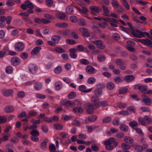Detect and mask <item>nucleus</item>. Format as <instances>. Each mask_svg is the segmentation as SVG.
Returning <instances> with one entry per match:
<instances>
[{
  "mask_svg": "<svg viewBox=\"0 0 152 152\" xmlns=\"http://www.w3.org/2000/svg\"><path fill=\"white\" fill-rule=\"evenodd\" d=\"M124 140L126 143L129 144L132 143L133 142V140L132 138L127 136L124 137Z\"/></svg>",
  "mask_w": 152,
  "mask_h": 152,
  "instance_id": "c9c22d12",
  "label": "nucleus"
},
{
  "mask_svg": "<svg viewBox=\"0 0 152 152\" xmlns=\"http://www.w3.org/2000/svg\"><path fill=\"white\" fill-rule=\"evenodd\" d=\"M86 71L89 74H93L94 73L95 69L92 66H88L86 68Z\"/></svg>",
  "mask_w": 152,
  "mask_h": 152,
  "instance_id": "2eb2a0df",
  "label": "nucleus"
},
{
  "mask_svg": "<svg viewBox=\"0 0 152 152\" xmlns=\"http://www.w3.org/2000/svg\"><path fill=\"white\" fill-rule=\"evenodd\" d=\"M96 105H98V108L99 107H105L108 105V103L106 101H100L99 102V103L96 104Z\"/></svg>",
  "mask_w": 152,
  "mask_h": 152,
  "instance_id": "c756f323",
  "label": "nucleus"
},
{
  "mask_svg": "<svg viewBox=\"0 0 152 152\" xmlns=\"http://www.w3.org/2000/svg\"><path fill=\"white\" fill-rule=\"evenodd\" d=\"M91 101L94 104H98L99 102V97L95 95H93L91 97Z\"/></svg>",
  "mask_w": 152,
  "mask_h": 152,
  "instance_id": "5701e85b",
  "label": "nucleus"
},
{
  "mask_svg": "<svg viewBox=\"0 0 152 152\" xmlns=\"http://www.w3.org/2000/svg\"><path fill=\"white\" fill-rule=\"evenodd\" d=\"M96 80L95 78L93 77H90L87 80V82L89 84H92L96 82Z\"/></svg>",
  "mask_w": 152,
  "mask_h": 152,
  "instance_id": "603ef678",
  "label": "nucleus"
},
{
  "mask_svg": "<svg viewBox=\"0 0 152 152\" xmlns=\"http://www.w3.org/2000/svg\"><path fill=\"white\" fill-rule=\"evenodd\" d=\"M135 77L132 75H128L125 76L124 80L127 83H130L133 81L135 79Z\"/></svg>",
  "mask_w": 152,
  "mask_h": 152,
  "instance_id": "ddd939ff",
  "label": "nucleus"
},
{
  "mask_svg": "<svg viewBox=\"0 0 152 152\" xmlns=\"http://www.w3.org/2000/svg\"><path fill=\"white\" fill-rule=\"evenodd\" d=\"M70 20L72 22L76 23L77 21V18L74 16H71L69 18Z\"/></svg>",
  "mask_w": 152,
  "mask_h": 152,
  "instance_id": "bf43d9fd",
  "label": "nucleus"
},
{
  "mask_svg": "<svg viewBox=\"0 0 152 152\" xmlns=\"http://www.w3.org/2000/svg\"><path fill=\"white\" fill-rule=\"evenodd\" d=\"M54 51L59 53H62L66 52L65 50L63 48L60 47H56L54 49Z\"/></svg>",
  "mask_w": 152,
  "mask_h": 152,
  "instance_id": "473e14b6",
  "label": "nucleus"
},
{
  "mask_svg": "<svg viewBox=\"0 0 152 152\" xmlns=\"http://www.w3.org/2000/svg\"><path fill=\"white\" fill-rule=\"evenodd\" d=\"M64 105L67 108L69 107H72L75 105V102L71 101H68L64 103Z\"/></svg>",
  "mask_w": 152,
  "mask_h": 152,
  "instance_id": "6ab92c4d",
  "label": "nucleus"
},
{
  "mask_svg": "<svg viewBox=\"0 0 152 152\" xmlns=\"http://www.w3.org/2000/svg\"><path fill=\"white\" fill-rule=\"evenodd\" d=\"M76 96V93L75 92L72 91L70 92L68 95V97L69 99H73Z\"/></svg>",
  "mask_w": 152,
  "mask_h": 152,
  "instance_id": "a18cd8bd",
  "label": "nucleus"
},
{
  "mask_svg": "<svg viewBox=\"0 0 152 152\" xmlns=\"http://www.w3.org/2000/svg\"><path fill=\"white\" fill-rule=\"evenodd\" d=\"M144 98L142 99V101L146 105H150L152 103V100L150 98L147 97L146 95H144Z\"/></svg>",
  "mask_w": 152,
  "mask_h": 152,
  "instance_id": "9d476101",
  "label": "nucleus"
},
{
  "mask_svg": "<svg viewBox=\"0 0 152 152\" xmlns=\"http://www.w3.org/2000/svg\"><path fill=\"white\" fill-rule=\"evenodd\" d=\"M144 119L145 121H147V123L148 124H150L152 122V118L149 116L145 115L144 117Z\"/></svg>",
  "mask_w": 152,
  "mask_h": 152,
  "instance_id": "79ce46f5",
  "label": "nucleus"
},
{
  "mask_svg": "<svg viewBox=\"0 0 152 152\" xmlns=\"http://www.w3.org/2000/svg\"><path fill=\"white\" fill-rule=\"evenodd\" d=\"M80 30L82 32V34L83 36L86 37L90 36V33H89L88 30L87 28H80Z\"/></svg>",
  "mask_w": 152,
  "mask_h": 152,
  "instance_id": "f8f14e48",
  "label": "nucleus"
},
{
  "mask_svg": "<svg viewBox=\"0 0 152 152\" xmlns=\"http://www.w3.org/2000/svg\"><path fill=\"white\" fill-rule=\"evenodd\" d=\"M66 11L67 13L72 15L74 13V8L72 5H69L66 9Z\"/></svg>",
  "mask_w": 152,
  "mask_h": 152,
  "instance_id": "4468645a",
  "label": "nucleus"
},
{
  "mask_svg": "<svg viewBox=\"0 0 152 152\" xmlns=\"http://www.w3.org/2000/svg\"><path fill=\"white\" fill-rule=\"evenodd\" d=\"M28 56V54L26 52H23L20 55V57L23 59H27Z\"/></svg>",
  "mask_w": 152,
  "mask_h": 152,
  "instance_id": "13d9d810",
  "label": "nucleus"
},
{
  "mask_svg": "<svg viewBox=\"0 0 152 152\" xmlns=\"http://www.w3.org/2000/svg\"><path fill=\"white\" fill-rule=\"evenodd\" d=\"M80 63L83 64L87 65L89 64L88 61L86 59H82L79 61Z\"/></svg>",
  "mask_w": 152,
  "mask_h": 152,
  "instance_id": "de8ad7c7",
  "label": "nucleus"
},
{
  "mask_svg": "<svg viewBox=\"0 0 152 152\" xmlns=\"http://www.w3.org/2000/svg\"><path fill=\"white\" fill-rule=\"evenodd\" d=\"M112 120V119L110 117H108L104 118L103 119L102 121L103 123H107L110 121Z\"/></svg>",
  "mask_w": 152,
  "mask_h": 152,
  "instance_id": "69168bd1",
  "label": "nucleus"
},
{
  "mask_svg": "<svg viewBox=\"0 0 152 152\" xmlns=\"http://www.w3.org/2000/svg\"><path fill=\"white\" fill-rule=\"evenodd\" d=\"M25 45L22 42L17 43L15 45V49L18 51H21L24 49Z\"/></svg>",
  "mask_w": 152,
  "mask_h": 152,
  "instance_id": "39448f33",
  "label": "nucleus"
},
{
  "mask_svg": "<svg viewBox=\"0 0 152 152\" xmlns=\"http://www.w3.org/2000/svg\"><path fill=\"white\" fill-rule=\"evenodd\" d=\"M77 51L80 52H83L85 50L84 47L82 45H78L76 47Z\"/></svg>",
  "mask_w": 152,
  "mask_h": 152,
  "instance_id": "49530a36",
  "label": "nucleus"
},
{
  "mask_svg": "<svg viewBox=\"0 0 152 152\" xmlns=\"http://www.w3.org/2000/svg\"><path fill=\"white\" fill-rule=\"evenodd\" d=\"M5 71L7 73L11 74L13 71V68L11 66H8L6 67Z\"/></svg>",
  "mask_w": 152,
  "mask_h": 152,
  "instance_id": "ea45409f",
  "label": "nucleus"
},
{
  "mask_svg": "<svg viewBox=\"0 0 152 152\" xmlns=\"http://www.w3.org/2000/svg\"><path fill=\"white\" fill-rule=\"evenodd\" d=\"M119 128L121 131L124 132L127 131L129 129L128 126L124 124L121 125Z\"/></svg>",
  "mask_w": 152,
  "mask_h": 152,
  "instance_id": "a19ab883",
  "label": "nucleus"
},
{
  "mask_svg": "<svg viewBox=\"0 0 152 152\" xmlns=\"http://www.w3.org/2000/svg\"><path fill=\"white\" fill-rule=\"evenodd\" d=\"M55 25L59 28H65L68 26V24L66 23H57L55 24Z\"/></svg>",
  "mask_w": 152,
  "mask_h": 152,
  "instance_id": "bb28decb",
  "label": "nucleus"
},
{
  "mask_svg": "<svg viewBox=\"0 0 152 152\" xmlns=\"http://www.w3.org/2000/svg\"><path fill=\"white\" fill-rule=\"evenodd\" d=\"M75 7L82 14H85L88 13L89 11L88 9L87 8L85 7H82V9L76 7Z\"/></svg>",
  "mask_w": 152,
  "mask_h": 152,
  "instance_id": "aec40b11",
  "label": "nucleus"
},
{
  "mask_svg": "<svg viewBox=\"0 0 152 152\" xmlns=\"http://www.w3.org/2000/svg\"><path fill=\"white\" fill-rule=\"evenodd\" d=\"M56 89L57 91H59L61 89V83L60 81L56 82L55 84Z\"/></svg>",
  "mask_w": 152,
  "mask_h": 152,
  "instance_id": "37998d69",
  "label": "nucleus"
},
{
  "mask_svg": "<svg viewBox=\"0 0 152 152\" xmlns=\"http://www.w3.org/2000/svg\"><path fill=\"white\" fill-rule=\"evenodd\" d=\"M13 92L12 89L4 90L3 91V94L5 96H8L12 94Z\"/></svg>",
  "mask_w": 152,
  "mask_h": 152,
  "instance_id": "412c9836",
  "label": "nucleus"
},
{
  "mask_svg": "<svg viewBox=\"0 0 152 152\" xmlns=\"http://www.w3.org/2000/svg\"><path fill=\"white\" fill-rule=\"evenodd\" d=\"M34 88L37 90H40L42 87V84L39 82H36L34 86Z\"/></svg>",
  "mask_w": 152,
  "mask_h": 152,
  "instance_id": "f704fd0d",
  "label": "nucleus"
},
{
  "mask_svg": "<svg viewBox=\"0 0 152 152\" xmlns=\"http://www.w3.org/2000/svg\"><path fill=\"white\" fill-rule=\"evenodd\" d=\"M7 118L5 116H0V124H3L6 122Z\"/></svg>",
  "mask_w": 152,
  "mask_h": 152,
  "instance_id": "864d4df0",
  "label": "nucleus"
},
{
  "mask_svg": "<svg viewBox=\"0 0 152 152\" xmlns=\"http://www.w3.org/2000/svg\"><path fill=\"white\" fill-rule=\"evenodd\" d=\"M61 37L60 36L56 35L52 37L51 39L52 41L54 42L55 43H58L60 40Z\"/></svg>",
  "mask_w": 152,
  "mask_h": 152,
  "instance_id": "b1692460",
  "label": "nucleus"
},
{
  "mask_svg": "<svg viewBox=\"0 0 152 152\" xmlns=\"http://www.w3.org/2000/svg\"><path fill=\"white\" fill-rule=\"evenodd\" d=\"M73 111L75 113L79 114L83 113V110L81 107H77L73 108Z\"/></svg>",
  "mask_w": 152,
  "mask_h": 152,
  "instance_id": "4be33fe9",
  "label": "nucleus"
},
{
  "mask_svg": "<svg viewBox=\"0 0 152 152\" xmlns=\"http://www.w3.org/2000/svg\"><path fill=\"white\" fill-rule=\"evenodd\" d=\"M111 3L112 6L114 8L117 9L119 7V4L118 1L116 0L112 1Z\"/></svg>",
  "mask_w": 152,
  "mask_h": 152,
  "instance_id": "2f4dec72",
  "label": "nucleus"
},
{
  "mask_svg": "<svg viewBox=\"0 0 152 152\" xmlns=\"http://www.w3.org/2000/svg\"><path fill=\"white\" fill-rule=\"evenodd\" d=\"M30 134L31 136H38L39 134V133L38 131L37 130H33L31 132Z\"/></svg>",
  "mask_w": 152,
  "mask_h": 152,
  "instance_id": "3c124183",
  "label": "nucleus"
},
{
  "mask_svg": "<svg viewBox=\"0 0 152 152\" xmlns=\"http://www.w3.org/2000/svg\"><path fill=\"white\" fill-rule=\"evenodd\" d=\"M49 149L51 152H55L56 148L55 145L53 144H50L49 147Z\"/></svg>",
  "mask_w": 152,
  "mask_h": 152,
  "instance_id": "8fccbe9b",
  "label": "nucleus"
},
{
  "mask_svg": "<svg viewBox=\"0 0 152 152\" xmlns=\"http://www.w3.org/2000/svg\"><path fill=\"white\" fill-rule=\"evenodd\" d=\"M66 43L68 44L73 45L76 43L75 41L70 39H67L66 40Z\"/></svg>",
  "mask_w": 152,
  "mask_h": 152,
  "instance_id": "338daca9",
  "label": "nucleus"
},
{
  "mask_svg": "<svg viewBox=\"0 0 152 152\" xmlns=\"http://www.w3.org/2000/svg\"><path fill=\"white\" fill-rule=\"evenodd\" d=\"M54 72L57 74H59L62 71V68L61 66H58L54 70Z\"/></svg>",
  "mask_w": 152,
  "mask_h": 152,
  "instance_id": "6e6d98bb",
  "label": "nucleus"
},
{
  "mask_svg": "<svg viewBox=\"0 0 152 152\" xmlns=\"http://www.w3.org/2000/svg\"><path fill=\"white\" fill-rule=\"evenodd\" d=\"M102 8L103 10V12L105 13V15L107 16H109V15H108L109 10H108L107 8L104 5H103L102 6Z\"/></svg>",
  "mask_w": 152,
  "mask_h": 152,
  "instance_id": "c03bdc74",
  "label": "nucleus"
},
{
  "mask_svg": "<svg viewBox=\"0 0 152 152\" xmlns=\"http://www.w3.org/2000/svg\"><path fill=\"white\" fill-rule=\"evenodd\" d=\"M98 105L96 104H93L91 103H88V107L86 109V111L89 114H92L94 113V109L96 108H98Z\"/></svg>",
  "mask_w": 152,
  "mask_h": 152,
  "instance_id": "7ed1b4c3",
  "label": "nucleus"
},
{
  "mask_svg": "<svg viewBox=\"0 0 152 152\" xmlns=\"http://www.w3.org/2000/svg\"><path fill=\"white\" fill-rule=\"evenodd\" d=\"M94 44L96 45L97 48L100 49L104 48L105 46L103 44V42L101 40H96L92 42Z\"/></svg>",
  "mask_w": 152,
  "mask_h": 152,
  "instance_id": "423d86ee",
  "label": "nucleus"
},
{
  "mask_svg": "<svg viewBox=\"0 0 152 152\" xmlns=\"http://www.w3.org/2000/svg\"><path fill=\"white\" fill-rule=\"evenodd\" d=\"M106 88L109 90H113L115 87L114 83L112 82L108 83L106 86Z\"/></svg>",
  "mask_w": 152,
  "mask_h": 152,
  "instance_id": "7c9ffc66",
  "label": "nucleus"
},
{
  "mask_svg": "<svg viewBox=\"0 0 152 152\" xmlns=\"http://www.w3.org/2000/svg\"><path fill=\"white\" fill-rule=\"evenodd\" d=\"M118 144L119 142H116L115 139L113 137H110L104 142V145H112L113 144V145L115 147H117Z\"/></svg>",
  "mask_w": 152,
  "mask_h": 152,
  "instance_id": "f257e3e1",
  "label": "nucleus"
},
{
  "mask_svg": "<svg viewBox=\"0 0 152 152\" xmlns=\"http://www.w3.org/2000/svg\"><path fill=\"white\" fill-rule=\"evenodd\" d=\"M117 106L120 108H124L126 107V104L125 103L119 102L117 104Z\"/></svg>",
  "mask_w": 152,
  "mask_h": 152,
  "instance_id": "0e129e2a",
  "label": "nucleus"
},
{
  "mask_svg": "<svg viewBox=\"0 0 152 152\" xmlns=\"http://www.w3.org/2000/svg\"><path fill=\"white\" fill-rule=\"evenodd\" d=\"M121 147L123 151L128 150L131 148V145L125 143H122L121 145Z\"/></svg>",
  "mask_w": 152,
  "mask_h": 152,
  "instance_id": "cd10ccee",
  "label": "nucleus"
},
{
  "mask_svg": "<svg viewBox=\"0 0 152 152\" xmlns=\"http://www.w3.org/2000/svg\"><path fill=\"white\" fill-rule=\"evenodd\" d=\"M28 69L30 72L34 74L37 70L38 67L37 66L33 64H31L29 65Z\"/></svg>",
  "mask_w": 152,
  "mask_h": 152,
  "instance_id": "1a4fd4ad",
  "label": "nucleus"
},
{
  "mask_svg": "<svg viewBox=\"0 0 152 152\" xmlns=\"http://www.w3.org/2000/svg\"><path fill=\"white\" fill-rule=\"evenodd\" d=\"M54 128L57 130H61L63 128V126L61 124H55L54 125Z\"/></svg>",
  "mask_w": 152,
  "mask_h": 152,
  "instance_id": "052dcab7",
  "label": "nucleus"
},
{
  "mask_svg": "<svg viewBox=\"0 0 152 152\" xmlns=\"http://www.w3.org/2000/svg\"><path fill=\"white\" fill-rule=\"evenodd\" d=\"M89 9L92 12L96 13H98L101 11V7L99 6H91L89 7Z\"/></svg>",
  "mask_w": 152,
  "mask_h": 152,
  "instance_id": "9b49d317",
  "label": "nucleus"
},
{
  "mask_svg": "<svg viewBox=\"0 0 152 152\" xmlns=\"http://www.w3.org/2000/svg\"><path fill=\"white\" fill-rule=\"evenodd\" d=\"M37 114V112L34 110H31L28 112V115L26 116L27 118H30L32 117H35Z\"/></svg>",
  "mask_w": 152,
  "mask_h": 152,
  "instance_id": "dca6fc26",
  "label": "nucleus"
},
{
  "mask_svg": "<svg viewBox=\"0 0 152 152\" xmlns=\"http://www.w3.org/2000/svg\"><path fill=\"white\" fill-rule=\"evenodd\" d=\"M106 58L105 56L103 54H100L98 55L97 60L100 62L104 61Z\"/></svg>",
  "mask_w": 152,
  "mask_h": 152,
  "instance_id": "c85d7f7f",
  "label": "nucleus"
},
{
  "mask_svg": "<svg viewBox=\"0 0 152 152\" xmlns=\"http://www.w3.org/2000/svg\"><path fill=\"white\" fill-rule=\"evenodd\" d=\"M139 41L145 45H152L151 41L148 39H140Z\"/></svg>",
  "mask_w": 152,
  "mask_h": 152,
  "instance_id": "f3484780",
  "label": "nucleus"
},
{
  "mask_svg": "<svg viewBox=\"0 0 152 152\" xmlns=\"http://www.w3.org/2000/svg\"><path fill=\"white\" fill-rule=\"evenodd\" d=\"M137 120L138 121V122L139 124H141L142 125L145 126L146 123L145 122V121L144 119V118L143 119L141 118H139Z\"/></svg>",
  "mask_w": 152,
  "mask_h": 152,
  "instance_id": "5fc2aeb1",
  "label": "nucleus"
},
{
  "mask_svg": "<svg viewBox=\"0 0 152 152\" xmlns=\"http://www.w3.org/2000/svg\"><path fill=\"white\" fill-rule=\"evenodd\" d=\"M14 110V108L11 106H7L4 108V111L7 113L12 112Z\"/></svg>",
  "mask_w": 152,
  "mask_h": 152,
  "instance_id": "a211bd4d",
  "label": "nucleus"
},
{
  "mask_svg": "<svg viewBox=\"0 0 152 152\" xmlns=\"http://www.w3.org/2000/svg\"><path fill=\"white\" fill-rule=\"evenodd\" d=\"M132 34L134 36L138 38H141L145 37V35H147L148 33L147 32H142L138 30H136L135 31H133L132 32Z\"/></svg>",
  "mask_w": 152,
  "mask_h": 152,
  "instance_id": "f03ea898",
  "label": "nucleus"
},
{
  "mask_svg": "<svg viewBox=\"0 0 152 152\" xmlns=\"http://www.w3.org/2000/svg\"><path fill=\"white\" fill-rule=\"evenodd\" d=\"M24 3L26 5L27 7L31 9H33L34 8L33 4L30 1H26Z\"/></svg>",
  "mask_w": 152,
  "mask_h": 152,
  "instance_id": "e433bc0d",
  "label": "nucleus"
},
{
  "mask_svg": "<svg viewBox=\"0 0 152 152\" xmlns=\"http://www.w3.org/2000/svg\"><path fill=\"white\" fill-rule=\"evenodd\" d=\"M41 49V48L39 47H35L31 51V54L32 55H35L37 54Z\"/></svg>",
  "mask_w": 152,
  "mask_h": 152,
  "instance_id": "a878e982",
  "label": "nucleus"
},
{
  "mask_svg": "<svg viewBox=\"0 0 152 152\" xmlns=\"http://www.w3.org/2000/svg\"><path fill=\"white\" fill-rule=\"evenodd\" d=\"M20 62V58L16 56L12 57L11 59V63L14 66L18 65Z\"/></svg>",
  "mask_w": 152,
  "mask_h": 152,
  "instance_id": "6e6552de",
  "label": "nucleus"
},
{
  "mask_svg": "<svg viewBox=\"0 0 152 152\" xmlns=\"http://www.w3.org/2000/svg\"><path fill=\"white\" fill-rule=\"evenodd\" d=\"M3 137L1 138L2 141L5 142L6 141H7L9 139V137H10V134H8L7 135H4L3 134Z\"/></svg>",
  "mask_w": 152,
  "mask_h": 152,
  "instance_id": "680f3d73",
  "label": "nucleus"
},
{
  "mask_svg": "<svg viewBox=\"0 0 152 152\" xmlns=\"http://www.w3.org/2000/svg\"><path fill=\"white\" fill-rule=\"evenodd\" d=\"M55 15L58 19L61 20H65L67 19V15L64 12H58Z\"/></svg>",
  "mask_w": 152,
  "mask_h": 152,
  "instance_id": "0eeeda50",
  "label": "nucleus"
},
{
  "mask_svg": "<svg viewBox=\"0 0 152 152\" xmlns=\"http://www.w3.org/2000/svg\"><path fill=\"white\" fill-rule=\"evenodd\" d=\"M128 91L127 88H125L121 89L119 90V94H120L126 93Z\"/></svg>",
  "mask_w": 152,
  "mask_h": 152,
  "instance_id": "774afa93",
  "label": "nucleus"
},
{
  "mask_svg": "<svg viewBox=\"0 0 152 152\" xmlns=\"http://www.w3.org/2000/svg\"><path fill=\"white\" fill-rule=\"evenodd\" d=\"M116 64L120 67V69L124 70L126 69V67L124 63L121 59H118L115 61Z\"/></svg>",
  "mask_w": 152,
  "mask_h": 152,
  "instance_id": "20e7f679",
  "label": "nucleus"
},
{
  "mask_svg": "<svg viewBox=\"0 0 152 152\" xmlns=\"http://www.w3.org/2000/svg\"><path fill=\"white\" fill-rule=\"evenodd\" d=\"M92 150L94 152H97L99 149V148L95 144L92 145L91 146Z\"/></svg>",
  "mask_w": 152,
  "mask_h": 152,
  "instance_id": "09e8293b",
  "label": "nucleus"
},
{
  "mask_svg": "<svg viewBox=\"0 0 152 152\" xmlns=\"http://www.w3.org/2000/svg\"><path fill=\"white\" fill-rule=\"evenodd\" d=\"M102 89H97L95 90L94 94L95 96L98 97L100 96L102 94Z\"/></svg>",
  "mask_w": 152,
  "mask_h": 152,
  "instance_id": "4c0bfd02",
  "label": "nucleus"
},
{
  "mask_svg": "<svg viewBox=\"0 0 152 152\" xmlns=\"http://www.w3.org/2000/svg\"><path fill=\"white\" fill-rule=\"evenodd\" d=\"M138 88L139 90L140 91L144 94H146V92L148 89V87L147 86L143 85H141Z\"/></svg>",
  "mask_w": 152,
  "mask_h": 152,
  "instance_id": "393cba45",
  "label": "nucleus"
},
{
  "mask_svg": "<svg viewBox=\"0 0 152 152\" xmlns=\"http://www.w3.org/2000/svg\"><path fill=\"white\" fill-rule=\"evenodd\" d=\"M97 117L96 115H92L88 117L87 119L90 122H94L97 119Z\"/></svg>",
  "mask_w": 152,
  "mask_h": 152,
  "instance_id": "72a5a7b5",
  "label": "nucleus"
},
{
  "mask_svg": "<svg viewBox=\"0 0 152 152\" xmlns=\"http://www.w3.org/2000/svg\"><path fill=\"white\" fill-rule=\"evenodd\" d=\"M44 17L48 19H50L53 20H54L55 19V18L53 16L48 14H45L44 15Z\"/></svg>",
  "mask_w": 152,
  "mask_h": 152,
  "instance_id": "4d7b16f0",
  "label": "nucleus"
},
{
  "mask_svg": "<svg viewBox=\"0 0 152 152\" xmlns=\"http://www.w3.org/2000/svg\"><path fill=\"white\" fill-rule=\"evenodd\" d=\"M114 81L116 83H121L124 81V80L119 77H116L114 78Z\"/></svg>",
  "mask_w": 152,
  "mask_h": 152,
  "instance_id": "58836bf2",
  "label": "nucleus"
},
{
  "mask_svg": "<svg viewBox=\"0 0 152 152\" xmlns=\"http://www.w3.org/2000/svg\"><path fill=\"white\" fill-rule=\"evenodd\" d=\"M105 148L108 151H111L113 150L114 148H115L116 147H114V145H105Z\"/></svg>",
  "mask_w": 152,
  "mask_h": 152,
  "instance_id": "e2e57ef3",
  "label": "nucleus"
}]
</instances>
